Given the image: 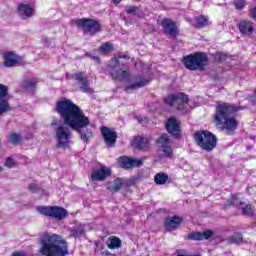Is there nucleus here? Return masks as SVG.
<instances>
[{
  "instance_id": "ddd939ff",
  "label": "nucleus",
  "mask_w": 256,
  "mask_h": 256,
  "mask_svg": "<svg viewBox=\"0 0 256 256\" xmlns=\"http://www.w3.org/2000/svg\"><path fill=\"white\" fill-rule=\"evenodd\" d=\"M102 133V137L108 147H113L115 145V142L117 141V132L111 130L108 127L103 126L100 129Z\"/></svg>"
},
{
  "instance_id": "3c124183",
  "label": "nucleus",
  "mask_w": 256,
  "mask_h": 256,
  "mask_svg": "<svg viewBox=\"0 0 256 256\" xmlns=\"http://www.w3.org/2000/svg\"><path fill=\"white\" fill-rule=\"evenodd\" d=\"M94 59L99 63L100 61L99 57H94Z\"/></svg>"
},
{
  "instance_id": "9d476101",
  "label": "nucleus",
  "mask_w": 256,
  "mask_h": 256,
  "mask_svg": "<svg viewBox=\"0 0 256 256\" xmlns=\"http://www.w3.org/2000/svg\"><path fill=\"white\" fill-rule=\"evenodd\" d=\"M158 153L161 157H172L173 148L171 147V140L167 134H162L157 140Z\"/></svg>"
},
{
  "instance_id": "c9c22d12",
  "label": "nucleus",
  "mask_w": 256,
  "mask_h": 256,
  "mask_svg": "<svg viewBox=\"0 0 256 256\" xmlns=\"http://www.w3.org/2000/svg\"><path fill=\"white\" fill-rule=\"evenodd\" d=\"M242 213H243V215H252L253 209H251V205H246L245 207H243Z\"/></svg>"
},
{
  "instance_id": "0eeeda50",
  "label": "nucleus",
  "mask_w": 256,
  "mask_h": 256,
  "mask_svg": "<svg viewBox=\"0 0 256 256\" xmlns=\"http://www.w3.org/2000/svg\"><path fill=\"white\" fill-rule=\"evenodd\" d=\"M36 211L40 215H45V217H52L53 219H65L67 217V210L59 206H38Z\"/></svg>"
},
{
  "instance_id": "e433bc0d",
  "label": "nucleus",
  "mask_w": 256,
  "mask_h": 256,
  "mask_svg": "<svg viewBox=\"0 0 256 256\" xmlns=\"http://www.w3.org/2000/svg\"><path fill=\"white\" fill-rule=\"evenodd\" d=\"M26 89H29V88H32V87H35V85H37V81L35 80H27L25 83H24Z\"/></svg>"
},
{
  "instance_id": "cd10ccee",
  "label": "nucleus",
  "mask_w": 256,
  "mask_h": 256,
  "mask_svg": "<svg viewBox=\"0 0 256 256\" xmlns=\"http://www.w3.org/2000/svg\"><path fill=\"white\" fill-rule=\"evenodd\" d=\"M207 25H209V18L205 16H199L196 18L195 27L201 29V27H207Z\"/></svg>"
},
{
  "instance_id": "6ab92c4d",
  "label": "nucleus",
  "mask_w": 256,
  "mask_h": 256,
  "mask_svg": "<svg viewBox=\"0 0 256 256\" xmlns=\"http://www.w3.org/2000/svg\"><path fill=\"white\" fill-rule=\"evenodd\" d=\"M183 223V217L172 216L165 220L164 227L167 231H175Z\"/></svg>"
},
{
  "instance_id": "5701e85b",
  "label": "nucleus",
  "mask_w": 256,
  "mask_h": 256,
  "mask_svg": "<svg viewBox=\"0 0 256 256\" xmlns=\"http://www.w3.org/2000/svg\"><path fill=\"white\" fill-rule=\"evenodd\" d=\"M123 185H125V181L123 180V178H116L112 182H108L106 184V188L108 189V191H110V193H117L121 191Z\"/></svg>"
},
{
  "instance_id": "4468645a",
  "label": "nucleus",
  "mask_w": 256,
  "mask_h": 256,
  "mask_svg": "<svg viewBox=\"0 0 256 256\" xmlns=\"http://www.w3.org/2000/svg\"><path fill=\"white\" fill-rule=\"evenodd\" d=\"M118 163L122 169H132V167H141L143 160L122 156L118 159Z\"/></svg>"
},
{
  "instance_id": "aec40b11",
  "label": "nucleus",
  "mask_w": 256,
  "mask_h": 256,
  "mask_svg": "<svg viewBox=\"0 0 256 256\" xmlns=\"http://www.w3.org/2000/svg\"><path fill=\"white\" fill-rule=\"evenodd\" d=\"M151 139L147 136H137L134 139V145L139 149L140 151H149L151 144Z\"/></svg>"
},
{
  "instance_id": "c03bdc74",
  "label": "nucleus",
  "mask_w": 256,
  "mask_h": 256,
  "mask_svg": "<svg viewBox=\"0 0 256 256\" xmlns=\"http://www.w3.org/2000/svg\"><path fill=\"white\" fill-rule=\"evenodd\" d=\"M43 43H45L48 47L51 45V41L48 38H44Z\"/></svg>"
},
{
  "instance_id": "a19ab883",
  "label": "nucleus",
  "mask_w": 256,
  "mask_h": 256,
  "mask_svg": "<svg viewBox=\"0 0 256 256\" xmlns=\"http://www.w3.org/2000/svg\"><path fill=\"white\" fill-rule=\"evenodd\" d=\"M29 191H31L32 193H35L37 191V184H30L28 186Z\"/></svg>"
},
{
  "instance_id": "f704fd0d",
  "label": "nucleus",
  "mask_w": 256,
  "mask_h": 256,
  "mask_svg": "<svg viewBox=\"0 0 256 256\" xmlns=\"http://www.w3.org/2000/svg\"><path fill=\"white\" fill-rule=\"evenodd\" d=\"M7 91H8L7 86L0 84V100L3 99L4 97H7Z\"/></svg>"
},
{
  "instance_id": "dca6fc26",
  "label": "nucleus",
  "mask_w": 256,
  "mask_h": 256,
  "mask_svg": "<svg viewBox=\"0 0 256 256\" xmlns=\"http://www.w3.org/2000/svg\"><path fill=\"white\" fill-rule=\"evenodd\" d=\"M111 169L107 166H101L98 170L91 174L92 181H105L107 177H111Z\"/></svg>"
},
{
  "instance_id": "7ed1b4c3",
  "label": "nucleus",
  "mask_w": 256,
  "mask_h": 256,
  "mask_svg": "<svg viewBox=\"0 0 256 256\" xmlns=\"http://www.w3.org/2000/svg\"><path fill=\"white\" fill-rule=\"evenodd\" d=\"M237 106L225 102H219L216 105V112L214 115V121L216 127L222 131L226 129L227 135H233V131L237 129V120L231 116L235 111H238Z\"/></svg>"
},
{
  "instance_id": "a878e982",
  "label": "nucleus",
  "mask_w": 256,
  "mask_h": 256,
  "mask_svg": "<svg viewBox=\"0 0 256 256\" xmlns=\"http://www.w3.org/2000/svg\"><path fill=\"white\" fill-rule=\"evenodd\" d=\"M107 247L108 249H119L121 247V239L112 236L107 241Z\"/></svg>"
},
{
  "instance_id": "b1692460",
  "label": "nucleus",
  "mask_w": 256,
  "mask_h": 256,
  "mask_svg": "<svg viewBox=\"0 0 256 256\" xmlns=\"http://www.w3.org/2000/svg\"><path fill=\"white\" fill-rule=\"evenodd\" d=\"M146 85H149V79L138 76L134 79V82L126 87V91H131L135 89H141V87H145Z\"/></svg>"
},
{
  "instance_id": "20e7f679",
  "label": "nucleus",
  "mask_w": 256,
  "mask_h": 256,
  "mask_svg": "<svg viewBox=\"0 0 256 256\" xmlns=\"http://www.w3.org/2000/svg\"><path fill=\"white\" fill-rule=\"evenodd\" d=\"M121 59H129V56L125 54H118L108 64L112 79H116L117 81H125V79L129 77V70H127V67H128L127 63L123 62Z\"/></svg>"
},
{
  "instance_id": "473e14b6",
  "label": "nucleus",
  "mask_w": 256,
  "mask_h": 256,
  "mask_svg": "<svg viewBox=\"0 0 256 256\" xmlns=\"http://www.w3.org/2000/svg\"><path fill=\"white\" fill-rule=\"evenodd\" d=\"M243 242V235L239 233H235L233 236L228 238V243H234L236 245H239V243Z\"/></svg>"
},
{
  "instance_id": "864d4df0",
  "label": "nucleus",
  "mask_w": 256,
  "mask_h": 256,
  "mask_svg": "<svg viewBox=\"0 0 256 256\" xmlns=\"http://www.w3.org/2000/svg\"><path fill=\"white\" fill-rule=\"evenodd\" d=\"M0 171H1V168H0Z\"/></svg>"
},
{
  "instance_id": "a18cd8bd",
  "label": "nucleus",
  "mask_w": 256,
  "mask_h": 256,
  "mask_svg": "<svg viewBox=\"0 0 256 256\" xmlns=\"http://www.w3.org/2000/svg\"><path fill=\"white\" fill-rule=\"evenodd\" d=\"M59 121L58 120H53L51 122V127H55V125H58Z\"/></svg>"
},
{
  "instance_id": "412c9836",
  "label": "nucleus",
  "mask_w": 256,
  "mask_h": 256,
  "mask_svg": "<svg viewBox=\"0 0 256 256\" xmlns=\"http://www.w3.org/2000/svg\"><path fill=\"white\" fill-rule=\"evenodd\" d=\"M18 15L21 19H29V17H33L35 10L28 4H20L17 8Z\"/></svg>"
},
{
  "instance_id": "ea45409f",
  "label": "nucleus",
  "mask_w": 256,
  "mask_h": 256,
  "mask_svg": "<svg viewBox=\"0 0 256 256\" xmlns=\"http://www.w3.org/2000/svg\"><path fill=\"white\" fill-rule=\"evenodd\" d=\"M215 59L216 61H225V59H227V54L217 53Z\"/></svg>"
},
{
  "instance_id": "72a5a7b5",
  "label": "nucleus",
  "mask_w": 256,
  "mask_h": 256,
  "mask_svg": "<svg viewBox=\"0 0 256 256\" xmlns=\"http://www.w3.org/2000/svg\"><path fill=\"white\" fill-rule=\"evenodd\" d=\"M4 165L9 169H13V167H17V161H15V159H13L12 157H7Z\"/></svg>"
},
{
  "instance_id": "f257e3e1",
  "label": "nucleus",
  "mask_w": 256,
  "mask_h": 256,
  "mask_svg": "<svg viewBox=\"0 0 256 256\" xmlns=\"http://www.w3.org/2000/svg\"><path fill=\"white\" fill-rule=\"evenodd\" d=\"M56 111L63 119L64 124L55 128L56 147L59 149H69L73 139V129L77 133L81 129L89 127L91 120L85 116L83 110L68 99H61L56 103Z\"/></svg>"
},
{
  "instance_id": "58836bf2",
  "label": "nucleus",
  "mask_w": 256,
  "mask_h": 256,
  "mask_svg": "<svg viewBox=\"0 0 256 256\" xmlns=\"http://www.w3.org/2000/svg\"><path fill=\"white\" fill-rule=\"evenodd\" d=\"M139 8H137L136 6H130L128 7V9L126 10V12L129 14V15H135V13H137V10Z\"/></svg>"
},
{
  "instance_id": "79ce46f5",
  "label": "nucleus",
  "mask_w": 256,
  "mask_h": 256,
  "mask_svg": "<svg viewBox=\"0 0 256 256\" xmlns=\"http://www.w3.org/2000/svg\"><path fill=\"white\" fill-rule=\"evenodd\" d=\"M231 203H233L234 205H238L239 200H237V198H232V201H228L226 205H231Z\"/></svg>"
},
{
  "instance_id": "c756f323",
  "label": "nucleus",
  "mask_w": 256,
  "mask_h": 256,
  "mask_svg": "<svg viewBox=\"0 0 256 256\" xmlns=\"http://www.w3.org/2000/svg\"><path fill=\"white\" fill-rule=\"evenodd\" d=\"M80 139L84 141V143H89V140L93 139V132L91 130H86L81 132L80 130Z\"/></svg>"
},
{
  "instance_id": "603ef678",
  "label": "nucleus",
  "mask_w": 256,
  "mask_h": 256,
  "mask_svg": "<svg viewBox=\"0 0 256 256\" xmlns=\"http://www.w3.org/2000/svg\"><path fill=\"white\" fill-rule=\"evenodd\" d=\"M178 256H189V255H178Z\"/></svg>"
},
{
  "instance_id": "49530a36",
  "label": "nucleus",
  "mask_w": 256,
  "mask_h": 256,
  "mask_svg": "<svg viewBox=\"0 0 256 256\" xmlns=\"http://www.w3.org/2000/svg\"><path fill=\"white\" fill-rule=\"evenodd\" d=\"M251 101L252 103H256V90H255V94L251 97Z\"/></svg>"
},
{
  "instance_id": "f3484780",
  "label": "nucleus",
  "mask_w": 256,
  "mask_h": 256,
  "mask_svg": "<svg viewBox=\"0 0 256 256\" xmlns=\"http://www.w3.org/2000/svg\"><path fill=\"white\" fill-rule=\"evenodd\" d=\"M166 129L172 137L176 139L181 137V130L179 129V121L175 118H169L166 124Z\"/></svg>"
},
{
  "instance_id": "1a4fd4ad",
  "label": "nucleus",
  "mask_w": 256,
  "mask_h": 256,
  "mask_svg": "<svg viewBox=\"0 0 256 256\" xmlns=\"http://www.w3.org/2000/svg\"><path fill=\"white\" fill-rule=\"evenodd\" d=\"M167 105L175 107L180 111H185L189 103V97L183 93L172 94L165 99Z\"/></svg>"
},
{
  "instance_id": "9b49d317",
  "label": "nucleus",
  "mask_w": 256,
  "mask_h": 256,
  "mask_svg": "<svg viewBox=\"0 0 256 256\" xmlns=\"http://www.w3.org/2000/svg\"><path fill=\"white\" fill-rule=\"evenodd\" d=\"M162 29L165 35L172 37L173 39L179 35V28H177V25H175V22L171 19L165 18L162 20Z\"/></svg>"
},
{
  "instance_id": "c85d7f7f",
  "label": "nucleus",
  "mask_w": 256,
  "mask_h": 256,
  "mask_svg": "<svg viewBox=\"0 0 256 256\" xmlns=\"http://www.w3.org/2000/svg\"><path fill=\"white\" fill-rule=\"evenodd\" d=\"M113 49H114L113 44H111L110 42H106L100 46L99 51H101L103 55H107V53H111Z\"/></svg>"
},
{
  "instance_id": "423d86ee",
  "label": "nucleus",
  "mask_w": 256,
  "mask_h": 256,
  "mask_svg": "<svg viewBox=\"0 0 256 256\" xmlns=\"http://www.w3.org/2000/svg\"><path fill=\"white\" fill-rule=\"evenodd\" d=\"M184 66L190 71H203L207 65V55L205 53L190 54L183 59Z\"/></svg>"
},
{
  "instance_id": "de8ad7c7",
  "label": "nucleus",
  "mask_w": 256,
  "mask_h": 256,
  "mask_svg": "<svg viewBox=\"0 0 256 256\" xmlns=\"http://www.w3.org/2000/svg\"><path fill=\"white\" fill-rule=\"evenodd\" d=\"M102 255H106V256H108V255L117 256V255H115V254H111L109 251L102 252Z\"/></svg>"
},
{
  "instance_id": "8fccbe9b",
  "label": "nucleus",
  "mask_w": 256,
  "mask_h": 256,
  "mask_svg": "<svg viewBox=\"0 0 256 256\" xmlns=\"http://www.w3.org/2000/svg\"><path fill=\"white\" fill-rule=\"evenodd\" d=\"M113 3H116V4L121 3V0H113Z\"/></svg>"
},
{
  "instance_id": "2eb2a0df",
  "label": "nucleus",
  "mask_w": 256,
  "mask_h": 256,
  "mask_svg": "<svg viewBox=\"0 0 256 256\" xmlns=\"http://www.w3.org/2000/svg\"><path fill=\"white\" fill-rule=\"evenodd\" d=\"M72 79L80 83V89L83 93H91V88H89V81L87 76L83 72H78L72 75Z\"/></svg>"
},
{
  "instance_id": "4be33fe9",
  "label": "nucleus",
  "mask_w": 256,
  "mask_h": 256,
  "mask_svg": "<svg viewBox=\"0 0 256 256\" xmlns=\"http://www.w3.org/2000/svg\"><path fill=\"white\" fill-rule=\"evenodd\" d=\"M213 237V231L206 230L204 232H193L188 235V239H192L193 241H205L207 239H211Z\"/></svg>"
},
{
  "instance_id": "2f4dec72",
  "label": "nucleus",
  "mask_w": 256,
  "mask_h": 256,
  "mask_svg": "<svg viewBox=\"0 0 256 256\" xmlns=\"http://www.w3.org/2000/svg\"><path fill=\"white\" fill-rule=\"evenodd\" d=\"M7 111H11L9 102H7V100H0V117L4 115V113H7Z\"/></svg>"
},
{
  "instance_id": "4c0bfd02",
  "label": "nucleus",
  "mask_w": 256,
  "mask_h": 256,
  "mask_svg": "<svg viewBox=\"0 0 256 256\" xmlns=\"http://www.w3.org/2000/svg\"><path fill=\"white\" fill-rule=\"evenodd\" d=\"M235 7L236 9H243L245 7V0H236Z\"/></svg>"
},
{
  "instance_id": "39448f33",
  "label": "nucleus",
  "mask_w": 256,
  "mask_h": 256,
  "mask_svg": "<svg viewBox=\"0 0 256 256\" xmlns=\"http://www.w3.org/2000/svg\"><path fill=\"white\" fill-rule=\"evenodd\" d=\"M194 139L197 145L204 151H213L217 147V137L209 131L201 130L196 132Z\"/></svg>"
},
{
  "instance_id": "09e8293b",
  "label": "nucleus",
  "mask_w": 256,
  "mask_h": 256,
  "mask_svg": "<svg viewBox=\"0 0 256 256\" xmlns=\"http://www.w3.org/2000/svg\"><path fill=\"white\" fill-rule=\"evenodd\" d=\"M11 256H25V255H24V254H21V253H19V252H16V253L12 254Z\"/></svg>"
},
{
  "instance_id": "393cba45",
  "label": "nucleus",
  "mask_w": 256,
  "mask_h": 256,
  "mask_svg": "<svg viewBox=\"0 0 256 256\" xmlns=\"http://www.w3.org/2000/svg\"><path fill=\"white\" fill-rule=\"evenodd\" d=\"M169 181V175L167 173L159 172L154 176V183L156 185H165Z\"/></svg>"
},
{
  "instance_id": "a211bd4d",
  "label": "nucleus",
  "mask_w": 256,
  "mask_h": 256,
  "mask_svg": "<svg viewBox=\"0 0 256 256\" xmlns=\"http://www.w3.org/2000/svg\"><path fill=\"white\" fill-rule=\"evenodd\" d=\"M238 29L242 35L249 37L253 35V31H255V25L249 20H242L238 24Z\"/></svg>"
},
{
  "instance_id": "7c9ffc66",
  "label": "nucleus",
  "mask_w": 256,
  "mask_h": 256,
  "mask_svg": "<svg viewBox=\"0 0 256 256\" xmlns=\"http://www.w3.org/2000/svg\"><path fill=\"white\" fill-rule=\"evenodd\" d=\"M84 233H85V227L83 225L76 226L71 230V235H73V237H79Z\"/></svg>"
},
{
  "instance_id": "bb28decb",
  "label": "nucleus",
  "mask_w": 256,
  "mask_h": 256,
  "mask_svg": "<svg viewBox=\"0 0 256 256\" xmlns=\"http://www.w3.org/2000/svg\"><path fill=\"white\" fill-rule=\"evenodd\" d=\"M8 141L12 145H19L23 141V137H21V134L12 133L9 135Z\"/></svg>"
},
{
  "instance_id": "6e6552de",
  "label": "nucleus",
  "mask_w": 256,
  "mask_h": 256,
  "mask_svg": "<svg viewBox=\"0 0 256 256\" xmlns=\"http://www.w3.org/2000/svg\"><path fill=\"white\" fill-rule=\"evenodd\" d=\"M75 23L84 33H88L89 35H95V33L101 31V23L97 20L83 18L75 20Z\"/></svg>"
},
{
  "instance_id": "f8f14e48",
  "label": "nucleus",
  "mask_w": 256,
  "mask_h": 256,
  "mask_svg": "<svg viewBox=\"0 0 256 256\" xmlns=\"http://www.w3.org/2000/svg\"><path fill=\"white\" fill-rule=\"evenodd\" d=\"M3 59H4V67H15L23 63V57L13 52H6L3 55Z\"/></svg>"
},
{
  "instance_id": "f03ea898",
  "label": "nucleus",
  "mask_w": 256,
  "mask_h": 256,
  "mask_svg": "<svg viewBox=\"0 0 256 256\" xmlns=\"http://www.w3.org/2000/svg\"><path fill=\"white\" fill-rule=\"evenodd\" d=\"M38 253L42 256H66L69 253L67 241L57 234H42Z\"/></svg>"
},
{
  "instance_id": "37998d69",
  "label": "nucleus",
  "mask_w": 256,
  "mask_h": 256,
  "mask_svg": "<svg viewBox=\"0 0 256 256\" xmlns=\"http://www.w3.org/2000/svg\"><path fill=\"white\" fill-rule=\"evenodd\" d=\"M251 15H252L253 19H256V7L252 8Z\"/></svg>"
}]
</instances>
